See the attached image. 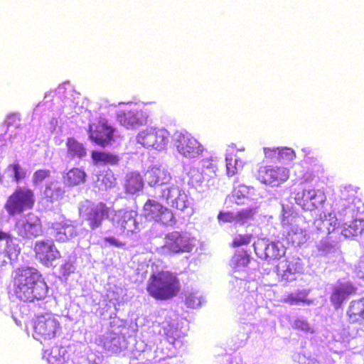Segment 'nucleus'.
<instances>
[{"label":"nucleus","instance_id":"nucleus-33","mask_svg":"<svg viewBox=\"0 0 364 364\" xmlns=\"http://www.w3.org/2000/svg\"><path fill=\"white\" fill-rule=\"evenodd\" d=\"M248 195V188L247 186L240 185L237 187H235L232 192V195L230 197V200L235 203L240 204L242 203L240 200L244 198H247Z\"/></svg>","mask_w":364,"mask_h":364},{"label":"nucleus","instance_id":"nucleus-37","mask_svg":"<svg viewBox=\"0 0 364 364\" xmlns=\"http://www.w3.org/2000/svg\"><path fill=\"white\" fill-rule=\"evenodd\" d=\"M50 176V171L48 169H38L33 175L32 181L34 185L41 183L45 179Z\"/></svg>","mask_w":364,"mask_h":364},{"label":"nucleus","instance_id":"nucleus-12","mask_svg":"<svg viewBox=\"0 0 364 364\" xmlns=\"http://www.w3.org/2000/svg\"><path fill=\"white\" fill-rule=\"evenodd\" d=\"M114 129L105 118H100L89 125V138L100 146H105L113 140Z\"/></svg>","mask_w":364,"mask_h":364},{"label":"nucleus","instance_id":"nucleus-17","mask_svg":"<svg viewBox=\"0 0 364 364\" xmlns=\"http://www.w3.org/2000/svg\"><path fill=\"white\" fill-rule=\"evenodd\" d=\"M17 227V234L24 239H33L43 234V228L41 219L35 215L31 216Z\"/></svg>","mask_w":364,"mask_h":364},{"label":"nucleus","instance_id":"nucleus-2","mask_svg":"<svg viewBox=\"0 0 364 364\" xmlns=\"http://www.w3.org/2000/svg\"><path fill=\"white\" fill-rule=\"evenodd\" d=\"M146 291L156 300L167 301L176 296L181 291L177 275L168 270L153 272L147 282Z\"/></svg>","mask_w":364,"mask_h":364},{"label":"nucleus","instance_id":"nucleus-26","mask_svg":"<svg viewBox=\"0 0 364 364\" xmlns=\"http://www.w3.org/2000/svg\"><path fill=\"white\" fill-rule=\"evenodd\" d=\"M124 191L127 194L134 195L144 188V181L139 173L131 172L126 176L124 185Z\"/></svg>","mask_w":364,"mask_h":364},{"label":"nucleus","instance_id":"nucleus-14","mask_svg":"<svg viewBox=\"0 0 364 364\" xmlns=\"http://www.w3.org/2000/svg\"><path fill=\"white\" fill-rule=\"evenodd\" d=\"M148 114L143 109L132 108L119 110L117 118L120 124L127 129H134L147 123Z\"/></svg>","mask_w":364,"mask_h":364},{"label":"nucleus","instance_id":"nucleus-41","mask_svg":"<svg viewBox=\"0 0 364 364\" xmlns=\"http://www.w3.org/2000/svg\"><path fill=\"white\" fill-rule=\"evenodd\" d=\"M278 161H291L295 158V152L291 148H279Z\"/></svg>","mask_w":364,"mask_h":364},{"label":"nucleus","instance_id":"nucleus-44","mask_svg":"<svg viewBox=\"0 0 364 364\" xmlns=\"http://www.w3.org/2000/svg\"><path fill=\"white\" fill-rule=\"evenodd\" d=\"M60 274L64 277H68L74 272V266L70 261H66L60 267Z\"/></svg>","mask_w":364,"mask_h":364},{"label":"nucleus","instance_id":"nucleus-35","mask_svg":"<svg viewBox=\"0 0 364 364\" xmlns=\"http://www.w3.org/2000/svg\"><path fill=\"white\" fill-rule=\"evenodd\" d=\"M252 239V235L250 233L239 234L233 238L230 246L232 247H239L243 245H249Z\"/></svg>","mask_w":364,"mask_h":364},{"label":"nucleus","instance_id":"nucleus-42","mask_svg":"<svg viewBox=\"0 0 364 364\" xmlns=\"http://www.w3.org/2000/svg\"><path fill=\"white\" fill-rule=\"evenodd\" d=\"M226 161L227 174L229 176H232L237 172V159H233L232 157H227Z\"/></svg>","mask_w":364,"mask_h":364},{"label":"nucleus","instance_id":"nucleus-54","mask_svg":"<svg viewBox=\"0 0 364 364\" xmlns=\"http://www.w3.org/2000/svg\"><path fill=\"white\" fill-rule=\"evenodd\" d=\"M6 251L7 252H11V250L9 249V246L6 248Z\"/></svg>","mask_w":364,"mask_h":364},{"label":"nucleus","instance_id":"nucleus-50","mask_svg":"<svg viewBox=\"0 0 364 364\" xmlns=\"http://www.w3.org/2000/svg\"><path fill=\"white\" fill-rule=\"evenodd\" d=\"M275 248H276V245H275L274 243H273V242H272V243H271V244L268 245H267V247H266V249H265V250H266L265 257H270V258H272V257H275V258H276V257H277L278 256H279V254H277V255H274V254L270 255V254H269V252L270 250H274Z\"/></svg>","mask_w":364,"mask_h":364},{"label":"nucleus","instance_id":"nucleus-36","mask_svg":"<svg viewBox=\"0 0 364 364\" xmlns=\"http://www.w3.org/2000/svg\"><path fill=\"white\" fill-rule=\"evenodd\" d=\"M8 168L12 169L14 181L17 183H18L21 180L24 179L26 176V171L20 166L18 162L9 164Z\"/></svg>","mask_w":364,"mask_h":364},{"label":"nucleus","instance_id":"nucleus-27","mask_svg":"<svg viewBox=\"0 0 364 364\" xmlns=\"http://www.w3.org/2000/svg\"><path fill=\"white\" fill-rule=\"evenodd\" d=\"M364 232V220L355 219L349 224H345L341 230V234L346 238H353Z\"/></svg>","mask_w":364,"mask_h":364},{"label":"nucleus","instance_id":"nucleus-39","mask_svg":"<svg viewBox=\"0 0 364 364\" xmlns=\"http://www.w3.org/2000/svg\"><path fill=\"white\" fill-rule=\"evenodd\" d=\"M323 228L327 230L328 234L333 232L340 226V223L336 217H331L321 221Z\"/></svg>","mask_w":364,"mask_h":364},{"label":"nucleus","instance_id":"nucleus-16","mask_svg":"<svg viewBox=\"0 0 364 364\" xmlns=\"http://www.w3.org/2000/svg\"><path fill=\"white\" fill-rule=\"evenodd\" d=\"M301 269V266L298 258L285 259L277 266L279 279L285 284L295 281L296 274L299 273Z\"/></svg>","mask_w":364,"mask_h":364},{"label":"nucleus","instance_id":"nucleus-5","mask_svg":"<svg viewBox=\"0 0 364 364\" xmlns=\"http://www.w3.org/2000/svg\"><path fill=\"white\" fill-rule=\"evenodd\" d=\"M169 139V132L164 128L147 127L136 135V141L146 149L161 151L166 148Z\"/></svg>","mask_w":364,"mask_h":364},{"label":"nucleus","instance_id":"nucleus-3","mask_svg":"<svg viewBox=\"0 0 364 364\" xmlns=\"http://www.w3.org/2000/svg\"><path fill=\"white\" fill-rule=\"evenodd\" d=\"M35 202V194L32 189L18 186L6 199L4 208L9 217H14L32 209Z\"/></svg>","mask_w":364,"mask_h":364},{"label":"nucleus","instance_id":"nucleus-20","mask_svg":"<svg viewBox=\"0 0 364 364\" xmlns=\"http://www.w3.org/2000/svg\"><path fill=\"white\" fill-rule=\"evenodd\" d=\"M144 178L149 186L154 187L168 183L171 176L164 168L152 166L146 171Z\"/></svg>","mask_w":364,"mask_h":364},{"label":"nucleus","instance_id":"nucleus-47","mask_svg":"<svg viewBox=\"0 0 364 364\" xmlns=\"http://www.w3.org/2000/svg\"><path fill=\"white\" fill-rule=\"evenodd\" d=\"M111 345L107 346V350L112 353H117L120 350V341L119 338H113L110 340Z\"/></svg>","mask_w":364,"mask_h":364},{"label":"nucleus","instance_id":"nucleus-21","mask_svg":"<svg viewBox=\"0 0 364 364\" xmlns=\"http://www.w3.org/2000/svg\"><path fill=\"white\" fill-rule=\"evenodd\" d=\"M109 208L103 203L92 208L87 215L90 228L95 230L101 226L103 220L109 217Z\"/></svg>","mask_w":364,"mask_h":364},{"label":"nucleus","instance_id":"nucleus-7","mask_svg":"<svg viewBox=\"0 0 364 364\" xmlns=\"http://www.w3.org/2000/svg\"><path fill=\"white\" fill-rule=\"evenodd\" d=\"M193 247L194 244L186 232L173 231L166 235L161 248L168 253L177 255L190 252Z\"/></svg>","mask_w":364,"mask_h":364},{"label":"nucleus","instance_id":"nucleus-49","mask_svg":"<svg viewBox=\"0 0 364 364\" xmlns=\"http://www.w3.org/2000/svg\"><path fill=\"white\" fill-rule=\"evenodd\" d=\"M294 328L301 329L303 331H308L309 329V326L306 321H296L294 323Z\"/></svg>","mask_w":364,"mask_h":364},{"label":"nucleus","instance_id":"nucleus-52","mask_svg":"<svg viewBox=\"0 0 364 364\" xmlns=\"http://www.w3.org/2000/svg\"><path fill=\"white\" fill-rule=\"evenodd\" d=\"M6 257V254L4 252H0V266L4 265L6 262L4 258Z\"/></svg>","mask_w":364,"mask_h":364},{"label":"nucleus","instance_id":"nucleus-15","mask_svg":"<svg viewBox=\"0 0 364 364\" xmlns=\"http://www.w3.org/2000/svg\"><path fill=\"white\" fill-rule=\"evenodd\" d=\"M357 288L351 282H338L332 287L330 301L335 309H340L343 302L351 295L356 294Z\"/></svg>","mask_w":364,"mask_h":364},{"label":"nucleus","instance_id":"nucleus-18","mask_svg":"<svg viewBox=\"0 0 364 364\" xmlns=\"http://www.w3.org/2000/svg\"><path fill=\"white\" fill-rule=\"evenodd\" d=\"M136 215V213L132 210H118L115 223L122 234L129 235L135 232L138 228Z\"/></svg>","mask_w":364,"mask_h":364},{"label":"nucleus","instance_id":"nucleus-38","mask_svg":"<svg viewBox=\"0 0 364 364\" xmlns=\"http://www.w3.org/2000/svg\"><path fill=\"white\" fill-rule=\"evenodd\" d=\"M254 215L255 211L252 208L242 210L235 215V221L241 223H245L247 220L252 219Z\"/></svg>","mask_w":364,"mask_h":364},{"label":"nucleus","instance_id":"nucleus-13","mask_svg":"<svg viewBox=\"0 0 364 364\" xmlns=\"http://www.w3.org/2000/svg\"><path fill=\"white\" fill-rule=\"evenodd\" d=\"M324 193L315 188H304L296 193L295 200L303 210L313 211L321 206L326 200Z\"/></svg>","mask_w":364,"mask_h":364},{"label":"nucleus","instance_id":"nucleus-25","mask_svg":"<svg viewBox=\"0 0 364 364\" xmlns=\"http://www.w3.org/2000/svg\"><path fill=\"white\" fill-rule=\"evenodd\" d=\"M208 186L213 184L218 171L217 163L212 159H205L201 161V166L198 168Z\"/></svg>","mask_w":364,"mask_h":364},{"label":"nucleus","instance_id":"nucleus-31","mask_svg":"<svg viewBox=\"0 0 364 364\" xmlns=\"http://www.w3.org/2000/svg\"><path fill=\"white\" fill-rule=\"evenodd\" d=\"M250 261V256L247 251H237L231 259L232 265L235 269L246 267Z\"/></svg>","mask_w":364,"mask_h":364},{"label":"nucleus","instance_id":"nucleus-1","mask_svg":"<svg viewBox=\"0 0 364 364\" xmlns=\"http://www.w3.org/2000/svg\"><path fill=\"white\" fill-rule=\"evenodd\" d=\"M13 293L23 302H35L44 299L48 287L43 274L33 267L22 266L14 271Z\"/></svg>","mask_w":364,"mask_h":364},{"label":"nucleus","instance_id":"nucleus-9","mask_svg":"<svg viewBox=\"0 0 364 364\" xmlns=\"http://www.w3.org/2000/svg\"><path fill=\"white\" fill-rule=\"evenodd\" d=\"M143 214L147 220L161 223L165 225L171 224L174 220L172 211L154 199H148L144 203Z\"/></svg>","mask_w":364,"mask_h":364},{"label":"nucleus","instance_id":"nucleus-40","mask_svg":"<svg viewBox=\"0 0 364 364\" xmlns=\"http://www.w3.org/2000/svg\"><path fill=\"white\" fill-rule=\"evenodd\" d=\"M335 242H330L328 238L320 241L317 245V250L323 255H326L333 251L335 247Z\"/></svg>","mask_w":364,"mask_h":364},{"label":"nucleus","instance_id":"nucleus-22","mask_svg":"<svg viewBox=\"0 0 364 364\" xmlns=\"http://www.w3.org/2000/svg\"><path fill=\"white\" fill-rule=\"evenodd\" d=\"M294 216H286L282 220V225L287 229V238L293 242L300 243L305 240V231L299 226L294 225Z\"/></svg>","mask_w":364,"mask_h":364},{"label":"nucleus","instance_id":"nucleus-29","mask_svg":"<svg viewBox=\"0 0 364 364\" xmlns=\"http://www.w3.org/2000/svg\"><path fill=\"white\" fill-rule=\"evenodd\" d=\"M91 158L95 163L101 162L112 166L117 165L119 161V156L107 151H92Z\"/></svg>","mask_w":364,"mask_h":364},{"label":"nucleus","instance_id":"nucleus-8","mask_svg":"<svg viewBox=\"0 0 364 364\" xmlns=\"http://www.w3.org/2000/svg\"><path fill=\"white\" fill-rule=\"evenodd\" d=\"M36 259L46 267H53V262L61 258V253L53 240H37L33 247Z\"/></svg>","mask_w":364,"mask_h":364},{"label":"nucleus","instance_id":"nucleus-11","mask_svg":"<svg viewBox=\"0 0 364 364\" xmlns=\"http://www.w3.org/2000/svg\"><path fill=\"white\" fill-rule=\"evenodd\" d=\"M48 230L58 242H66L77 235L76 227L70 220L65 217L48 223Z\"/></svg>","mask_w":364,"mask_h":364},{"label":"nucleus","instance_id":"nucleus-45","mask_svg":"<svg viewBox=\"0 0 364 364\" xmlns=\"http://www.w3.org/2000/svg\"><path fill=\"white\" fill-rule=\"evenodd\" d=\"M218 219L223 223H232L235 221V216L231 212H220L218 215Z\"/></svg>","mask_w":364,"mask_h":364},{"label":"nucleus","instance_id":"nucleus-19","mask_svg":"<svg viewBox=\"0 0 364 364\" xmlns=\"http://www.w3.org/2000/svg\"><path fill=\"white\" fill-rule=\"evenodd\" d=\"M161 198L167 204L176 209L182 210L187 206V196L179 186H171L163 189Z\"/></svg>","mask_w":364,"mask_h":364},{"label":"nucleus","instance_id":"nucleus-10","mask_svg":"<svg viewBox=\"0 0 364 364\" xmlns=\"http://www.w3.org/2000/svg\"><path fill=\"white\" fill-rule=\"evenodd\" d=\"M174 146L179 154L187 158H195L203 152V146L187 132L175 133Z\"/></svg>","mask_w":364,"mask_h":364},{"label":"nucleus","instance_id":"nucleus-4","mask_svg":"<svg viewBox=\"0 0 364 364\" xmlns=\"http://www.w3.org/2000/svg\"><path fill=\"white\" fill-rule=\"evenodd\" d=\"M33 338L36 340H50L55 337L60 328V323L57 318L49 314L36 316L33 321Z\"/></svg>","mask_w":364,"mask_h":364},{"label":"nucleus","instance_id":"nucleus-51","mask_svg":"<svg viewBox=\"0 0 364 364\" xmlns=\"http://www.w3.org/2000/svg\"><path fill=\"white\" fill-rule=\"evenodd\" d=\"M6 240V243L13 242V237L7 232L0 230V241Z\"/></svg>","mask_w":364,"mask_h":364},{"label":"nucleus","instance_id":"nucleus-34","mask_svg":"<svg viewBox=\"0 0 364 364\" xmlns=\"http://www.w3.org/2000/svg\"><path fill=\"white\" fill-rule=\"evenodd\" d=\"M51 186V183L46 186L44 191L45 196L51 202L62 198L64 194V191L61 188H56L54 190H52Z\"/></svg>","mask_w":364,"mask_h":364},{"label":"nucleus","instance_id":"nucleus-28","mask_svg":"<svg viewBox=\"0 0 364 364\" xmlns=\"http://www.w3.org/2000/svg\"><path fill=\"white\" fill-rule=\"evenodd\" d=\"M68 153L72 157L81 159L87 155V149L84 145L74 137H68L66 141Z\"/></svg>","mask_w":364,"mask_h":364},{"label":"nucleus","instance_id":"nucleus-43","mask_svg":"<svg viewBox=\"0 0 364 364\" xmlns=\"http://www.w3.org/2000/svg\"><path fill=\"white\" fill-rule=\"evenodd\" d=\"M115 183L116 178L114 173L111 171H107L103 175L102 178V183L106 188L113 187L115 185Z\"/></svg>","mask_w":364,"mask_h":364},{"label":"nucleus","instance_id":"nucleus-32","mask_svg":"<svg viewBox=\"0 0 364 364\" xmlns=\"http://www.w3.org/2000/svg\"><path fill=\"white\" fill-rule=\"evenodd\" d=\"M189 184L197 188L208 186L198 168H191L189 171Z\"/></svg>","mask_w":364,"mask_h":364},{"label":"nucleus","instance_id":"nucleus-46","mask_svg":"<svg viewBox=\"0 0 364 364\" xmlns=\"http://www.w3.org/2000/svg\"><path fill=\"white\" fill-rule=\"evenodd\" d=\"M264 153L266 159L278 161V154L279 153V147L264 148Z\"/></svg>","mask_w":364,"mask_h":364},{"label":"nucleus","instance_id":"nucleus-6","mask_svg":"<svg viewBox=\"0 0 364 364\" xmlns=\"http://www.w3.org/2000/svg\"><path fill=\"white\" fill-rule=\"evenodd\" d=\"M255 176L262 183L278 187L289 179V170L282 166H260Z\"/></svg>","mask_w":364,"mask_h":364},{"label":"nucleus","instance_id":"nucleus-24","mask_svg":"<svg viewBox=\"0 0 364 364\" xmlns=\"http://www.w3.org/2000/svg\"><path fill=\"white\" fill-rule=\"evenodd\" d=\"M346 315L350 323H358L364 320V297L352 300Z\"/></svg>","mask_w":364,"mask_h":364},{"label":"nucleus","instance_id":"nucleus-30","mask_svg":"<svg viewBox=\"0 0 364 364\" xmlns=\"http://www.w3.org/2000/svg\"><path fill=\"white\" fill-rule=\"evenodd\" d=\"M307 293L305 291H297L287 294L282 300L284 304L295 305L299 303L309 304L310 301L306 299Z\"/></svg>","mask_w":364,"mask_h":364},{"label":"nucleus","instance_id":"nucleus-23","mask_svg":"<svg viewBox=\"0 0 364 364\" xmlns=\"http://www.w3.org/2000/svg\"><path fill=\"white\" fill-rule=\"evenodd\" d=\"M87 174L84 169L77 167L70 168L63 175V181L65 186L74 187L86 181Z\"/></svg>","mask_w":364,"mask_h":364},{"label":"nucleus","instance_id":"nucleus-48","mask_svg":"<svg viewBox=\"0 0 364 364\" xmlns=\"http://www.w3.org/2000/svg\"><path fill=\"white\" fill-rule=\"evenodd\" d=\"M105 241L117 247H122L125 245L124 242L119 241L114 237H107L105 238Z\"/></svg>","mask_w":364,"mask_h":364},{"label":"nucleus","instance_id":"nucleus-53","mask_svg":"<svg viewBox=\"0 0 364 364\" xmlns=\"http://www.w3.org/2000/svg\"><path fill=\"white\" fill-rule=\"evenodd\" d=\"M190 299L189 298H187L186 300V302L188 305H190V301H189Z\"/></svg>","mask_w":364,"mask_h":364}]
</instances>
